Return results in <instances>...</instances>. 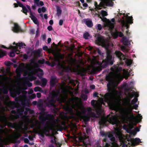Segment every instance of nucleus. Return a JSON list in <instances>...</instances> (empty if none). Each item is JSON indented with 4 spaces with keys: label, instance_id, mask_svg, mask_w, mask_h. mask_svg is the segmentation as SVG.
<instances>
[{
    "label": "nucleus",
    "instance_id": "nucleus-59",
    "mask_svg": "<svg viewBox=\"0 0 147 147\" xmlns=\"http://www.w3.org/2000/svg\"><path fill=\"white\" fill-rule=\"evenodd\" d=\"M115 55H121V53L119 51H115Z\"/></svg>",
    "mask_w": 147,
    "mask_h": 147
},
{
    "label": "nucleus",
    "instance_id": "nucleus-28",
    "mask_svg": "<svg viewBox=\"0 0 147 147\" xmlns=\"http://www.w3.org/2000/svg\"><path fill=\"white\" fill-rule=\"evenodd\" d=\"M133 127V126L132 125H131L130 126H129L128 127V129H127L126 131L127 133L129 134H134L135 133V132L133 131H132L131 129Z\"/></svg>",
    "mask_w": 147,
    "mask_h": 147
},
{
    "label": "nucleus",
    "instance_id": "nucleus-22",
    "mask_svg": "<svg viewBox=\"0 0 147 147\" xmlns=\"http://www.w3.org/2000/svg\"><path fill=\"white\" fill-rule=\"evenodd\" d=\"M30 17L31 18V19L36 24H38V22L37 19V18L35 17L33 15L31 11L30 12Z\"/></svg>",
    "mask_w": 147,
    "mask_h": 147
},
{
    "label": "nucleus",
    "instance_id": "nucleus-40",
    "mask_svg": "<svg viewBox=\"0 0 147 147\" xmlns=\"http://www.w3.org/2000/svg\"><path fill=\"white\" fill-rule=\"evenodd\" d=\"M84 38L87 39L90 38V35L88 32H86L84 34Z\"/></svg>",
    "mask_w": 147,
    "mask_h": 147
},
{
    "label": "nucleus",
    "instance_id": "nucleus-44",
    "mask_svg": "<svg viewBox=\"0 0 147 147\" xmlns=\"http://www.w3.org/2000/svg\"><path fill=\"white\" fill-rule=\"evenodd\" d=\"M100 13H101L102 16H106L107 15V12L103 10H102Z\"/></svg>",
    "mask_w": 147,
    "mask_h": 147
},
{
    "label": "nucleus",
    "instance_id": "nucleus-17",
    "mask_svg": "<svg viewBox=\"0 0 147 147\" xmlns=\"http://www.w3.org/2000/svg\"><path fill=\"white\" fill-rule=\"evenodd\" d=\"M34 1L35 5L32 6V8L33 9H36V6L39 7L44 5V3L42 1L40 0H34Z\"/></svg>",
    "mask_w": 147,
    "mask_h": 147
},
{
    "label": "nucleus",
    "instance_id": "nucleus-29",
    "mask_svg": "<svg viewBox=\"0 0 147 147\" xmlns=\"http://www.w3.org/2000/svg\"><path fill=\"white\" fill-rule=\"evenodd\" d=\"M27 8L28 9L25 7H23L22 10L23 12L26 14V13L28 12V10L30 11V7L29 6H27Z\"/></svg>",
    "mask_w": 147,
    "mask_h": 147
},
{
    "label": "nucleus",
    "instance_id": "nucleus-53",
    "mask_svg": "<svg viewBox=\"0 0 147 147\" xmlns=\"http://www.w3.org/2000/svg\"><path fill=\"white\" fill-rule=\"evenodd\" d=\"M45 60L44 59L42 60H39L38 61V63L39 64H42L45 63Z\"/></svg>",
    "mask_w": 147,
    "mask_h": 147
},
{
    "label": "nucleus",
    "instance_id": "nucleus-6",
    "mask_svg": "<svg viewBox=\"0 0 147 147\" xmlns=\"http://www.w3.org/2000/svg\"><path fill=\"white\" fill-rule=\"evenodd\" d=\"M138 105L136 104L133 107L132 106L130 103V99L127 103V105L123 108V112L122 114V117L125 119L135 120L136 119L137 117L134 116L133 113H132V115L129 116V114L130 112L132 111L133 109H137L138 107Z\"/></svg>",
    "mask_w": 147,
    "mask_h": 147
},
{
    "label": "nucleus",
    "instance_id": "nucleus-11",
    "mask_svg": "<svg viewBox=\"0 0 147 147\" xmlns=\"http://www.w3.org/2000/svg\"><path fill=\"white\" fill-rule=\"evenodd\" d=\"M71 102L74 104L75 102L76 105L78 106L79 108L84 112L86 111V109L82 105V104H80L79 103L80 102V98L78 97H75L71 99Z\"/></svg>",
    "mask_w": 147,
    "mask_h": 147
},
{
    "label": "nucleus",
    "instance_id": "nucleus-50",
    "mask_svg": "<svg viewBox=\"0 0 147 147\" xmlns=\"http://www.w3.org/2000/svg\"><path fill=\"white\" fill-rule=\"evenodd\" d=\"M138 100L137 98H134V99L131 100V103L132 104H134Z\"/></svg>",
    "mask_w": 147,
    "mask_h": 147
},
{
    "label": "nucleus",
    "instance_id": "nucleus-57",
    "mask_svg": "<svg viewBox=\"0 0 147 147\" xmlns=\"http://www.w3.org/2000/svg\"><path fill=\"white\" fill-rule=\"evenodd\" d=\"M21 136V135L19 133H17L16 134L15 137L17 139L19 138Z\"/></svg>",
    "mask_w": 147,
    "mask_h": 147
},
{
    "label": "nucleus",
    "instance_id": "nucleus-27",
    "mask_svg": "<svg viewBox=\"0 0 147 147\" xmlns=\"http://www.w3.org/2000/svg\"><path fill=\"white\" fill-rule=\"evenodd\" d=\"M82 119L84 122L86 123L90 120V117L88 115H85L82 116Z\"/></svg>",
    "mask_w": 147,
    "mask_h": 147
},
{
    "label": "nucleus",
    "instance_id": "nucleus-9",
    "mask_svg": "<svg viewBox=\"0 0 147 147\" xmlns=\"http://www.w3.org/2000/svg\"><path fill=\"white\" fill-rule=\"evenodd\" d=\"M13 44L15 45L16 46H13L10 45L9 48L6 47L3 45H2L1 47L8 49H11V51L10 52V55L13 54L15 55L16 54H18L20 53V52L19 50V49H21V48H24L25 46V44L22 42H19L16 44L15 42H13Z\"/></svg>",
    "mask_w": 147,
    "mask_h": 147
},
{
    "label": "nucleus",
    "instance_id": "nucleus-13",
    "mask_svg": "<svg viewBox=\"0 0 147 147\" xmlns=\"http://www.w3.org/2000/svg\"><path fill=\"white\" fill-rule=\"evenodd\" d=\"M101 135L102 136H104L105 138H107V137L109 138L110 140L112 142H114L115 140V138L112 132H102L101 133Z\"/></svg>",
    "mask_w": 147,
    "mask_h": 147
},
{
    "label": "nucleus",
    "instance_id": "nucleus-54",
    "mask_svg": "<svg viewBox=\"0 0 147 147\" xmlns=\"http://www.w3.org/2000/svg\"><path fill=\"white\" fill-rule=\"evenodd\" d=\"M44 113H39V119L40 118H42L45 117Z\"/></svg>",
    "mask_w": 147,
    "mask_h": 147
},
{
    "label": "nucleus",
    "instance_id": "nucleus-52",
    "mask_svg": "<svg viewBox=\"0 0 147 147\" xmlns=\"http://www.w3.org/2000/svg\"><path fill=\"white\" fill-rule=\"evenodd\" d=\"M96 102V100H93L91 101V104L92 106L94 107H96V104L95 103V102Z\"/></svg>",
    "mask_w": 147,
    "mask_h": 147
},
{
    "label": "nucleus",
    "instance_id": "nucleus-36",
    "mask_svg": "<svg viewBox=\"0 0 147 147\" xmlns=\"http://www.w3.org/2000/svg\"><path fill=\"white\" fill-rule=\"evenodd\" d=\"M27 111H28L30 114H33L34 113V111L33 110H32L28 108H26L25 109Z\"/></svg>",
    "mask_w": 147,
    "mask_h": 147
},
{
    "label": "nucleus",
    "instance_id": "nucleus-55",
    "mask_svg": "<svg viewBox=\"0 0 147 147\" xmlns=\"http://www.w3.org/2000/svg\"><path fill=\"white\" fill-rule=\"evenodd\" d=\"M121 49L124 51L127 52L128 50L125 46H122L121 47Z\"/></svg>",
    "mask_w": 147,
    "mask_h": 147
},
{
    "label": "nucleus",
    "instance_id": "nucleus-41",
    "mask_svg": "<svg viewBox=\"0 0 147 147\" xmlns=\"http://www.w3.org/2000/svg\"><path fill=\"white\" fill-rule=\"evenodd\" d=\"M61 10L59 7L57 8V15L58 16H60L61 13Z\"/></svg>",
    "mask_w": 147,
    "mask_h": 147
},
{
    "label": "nucleus",
    "instance_id": "nucleus-12",
    "mask_svg": "<svg viewBox=\"0 0 147 147\" xmlns=\"http://www.w3.org/2000/svg\"><path fill=\"white\" fill-rule=\"evenodd\" d=\"M4 118L5 119V124L4 125L5 126L6 125H7L9 127L14 129H16L18 127L19 128L21 129H23L22 125H20L18 126L17 124L15 123H12L10 122H8L7 121L6 119V117L4 116Z\"/></svg>",
    "mask_w": 147,
    "mask_h": 147
},
{
    "label": "nucleus",
    "instance_id": "nucleus-64",
    "mask_svg": "<svg viewBox=\"0 0 147 147\" xmlns=\"http://www.w3.org/2000/svg\"><path fill=\"white\" fill-rule=\"evenodd\" d=\"M63 23V21L62 20H60L59 21V24L60 26L62 25Z\"/></svg>",
    "mask_w": 147,
    "mask_h": 147
},
{
    "label": "nucleus",
    "instance_id": "nucleus-43",
    "mask_svg": "<svg viewBox=\"0 0 147 147\" xmlns=\"http://www.w3.org/2000/svg\"><path fill=\"white\" fill-rule=\"evenodd\" d=\"M53 138V139L51 140L50 142L52 144H57V141L55 140L56 139V137L55 136H54Z\"/></svg>",
    "mask_w": 147,
    "mask_h": 147
},
{
    "label": "nucleus",
    "instance_id": "nucleus-15",
    "mask_svg": "<svg viewBox=\"0 0 147 147\" xmlns=\"http://www.w3.org/2000/svg\"><path fill=\"white\" fill-rule=\"evenodd\" d=\"M86 49L90 51V52L92 53H94L95 54H96V52L98 53V54L100 55H103L104 54L102 53V51L100 50L99 49L97 48H94L93 47L88 46L86 47Z\"/></svg>",
    "mask_w": 147,
    "mask_h": 147
},
{
    "label": "nucleus",
    "instance_id": "nucleus-19",
    "mask_svg": "<svg viewBox=\"0 0 147 147\" xmlns=\"http://www.w3.org/2000/svg\"><path fill=\"white\" fill-rule=\"evenodd\" d=\"M50 129L51 128L50 127L44 126L43 127V130L42 131V133H41L40 134L41 136L42 137H44V136L43 134H46V132L49 133Z\"/></svg>",
    "mask_w": 147,
    "mask_h": 147
},
{
    "label": "nucleus",
    "instance_id": "nucleus-38",
    "mask_svg": "<svg viewBox=\"0 0 147 147\" xmlns=\"http://www.w3.org/2000/svg\"><path fill=\"white\" fill-rule=\"evenodd\" d=\"M27 78L30 81H32L33 80H35L36 79V78L33 76H31L29 77H27Z\"/></svg>",
    "mask_w": 147,
    "mask_h": 147
},
{
    "label": "nucleus",
    "instance_id": "nucleus-16",
    "mask_svg": "<svg viewBox=\"0 0 147 147\" xmlns=\"http://www.w3.org/2000/svg\"><path fill=\"white\" fill-rule=\"evenodd\" d=\"M57 82V80L55 76H51L50 80V89L54 87Z\"/></svg>",
    "mask_w": 147,
    "mask_h": 147
},
{
    "label": "nucleus",
    "instance_id": "nucleus-51",
    "mask_svg": "<svg viewBox=\"0 0 147 147\" xmlns=\"http://www.w3.org/2000/svg\"><path fill=\"white\" fill-rule=\"evenodd\" d=\"M42 51V49H40L36 50V53L37 55H39L40 54Z\"/></svg>",
    "mask_w": 147,
    "mask_h": 147
},
{
    "label": "nucleus",
    "instance_id": "nucleus-25",
    "mask_svg": "<svg viewBox=\"0 0 147 147\" xmlns=\"http://www.w3.org/2000/svg\"><path fill=\"white\" fill-rule=\"evenodd\" d=\"M64 127L59 124H57L55 126V129L56 131H62Z\"/></svg>",
    "mask_w": 147,
    "mask_h": 147
},
{
    "label": "nucleus",
    "instance_id": "nucleus-63",
    "mask_svg": "<svg viewBox=\"0 0 147 147\" xmlns=\"http://www.w3.org/2000/svg\"><path fill=\"white\" fill-rule=\"evenodd\" d=\"M36 96H37V97L38 98H40L41 97V93L40 92H38L37 93V94H36Z\"/></svg>",
    "mask_w": 147,
    "mask_h": 147
},
{
    "label": "nucleus",
    "instance_id": "nucleus-2",
    "mask_svg": "<svg viewBox=\"0 0 147 147\" xmlns=\"http://www.w3.org/2000/svg\"><path fill=\"white\" fill-rule=\"evenodd\" d=\"M54 56V61L51 63L50 65L52 67L55 65L60 69H65L66 67L65 64H68L73 65L77 63V60L72 57V56Z\"/></svg>",
    "mask_w": 147,
    "mask_h": 147
},
{
    "label": "nucleus",
    "instance_id": "nucleus-56",
    "mask_svg": "<svg viewBox=\"0 0 147 147\" xmlns=\"http://www.w3.org/2000/svg\"><path fill=\"white\" fill-rule=\"evenodd\" d=\"M102 27L101 25L99 24H98L96 28L99 30H100L102 29Z\"/></svg>",
    "mask_w": 147,
    "mask_h": 147
},
{
    "label": "nucleus",
    "instance_id": "nucleus-48",
    "mask_svg": "<svg viewBox=\"0 0 147 147\" xmlns=\"http://www.w3.org/2000/svg\"><path fill=\"white\" fill-rule=\"evenodd\" d=\"M106 122V120L105 119L102 118L101 119L100 121V123L101 125L104 124Z\"/></svg>",
    "mask_w": 147,
    "mask_h": 147
},
{
    "label": "nucleus",
    "instance_id": "nucleus-33",
    "mask_svg": "<svg viewBox=\"0 0 147 147\" xmlns=\"http://www.w3.org/2000/svg\"><path fill=\"white\" fill-rule=\"evenodd\" d=\"M89 117H94L95 118H97L98 117L96 116L95 113L93 112H90L89 113Z\"/></svg>",
    "mask_w": 147,
    "mask_h": 147
},
{
    "label": "nucleus",
    "instance_id": "nucleus-39",
    "mask_svg": "<svg viewBox=\"0 0 147 147\" xmlns=\"http://www.w3.org/2000/svg\"><path fill=\"white\" fill-rule=\"evenodd\" d=\"M34 90L35 92H40L41 91V88L38 86L34 88Z\"/></svg>",
    "mask_w": 147,
    "mask_h": 147
},
{
    "label": "nucleus",
    "instance_id": "nucleus-34",
    "mask_svg": "<svg viewBox=\"0 0 147 147\" xmlns=\"http://www.w3.org/2000/svg\"><path fill=\"white\" fill-rule=\"evenodd\" d=\"M78 74L81 76H84L85 74V71L84 69L79 70L78 71Z\"/></svg>",
    "mask_w": 147,
    "mask_h": 147
},
{
    "label": "nucleus",
    "instance_id": "nucleus-26",
    "mask_svg": "<svg viewBox=\"0 0 147 147\" xmlns=\"http://www.w3.org/2000/svg\"><path fill=\"white\" fill-rule=\"evenodd\" d=\"M110 122L112 123L116 124V117L115 115H113L109 119Z\"/></svg>",
    "mask_w": 147,
    "mask_h": 147
},
{
    "label": "nucleus",
    "instance_id": "nucleus-8",
    "mask_svg": "<svg viewBox=\"0 0 147 147\" xmlns=\"http://www.w3.org/2000/svg\"><path fill=\"white\" fill-rule=\"evenodd\" d=\"M117 16L119 18V21L121 22L123 27L125 26L128 28L129 24L133 23L132 21V17L128 16L127 14L126 15L123 13H119L117 14Z\"/></svg>",
    "mask_w": 147,
    "mask_h": 147
},
{
    "label": "nucleus",
    "instance_id": "nucleus-60",
    "mask_svg": "<svg viewBox=\"0 0 147 147\" xmlns=\"http://www.w3.org/2000/svg\"><path fill=\"white\" fill-rule=\"evenodd\" d=\"M24 142L25 143L28 144L29 141L28 138H25L24 139Z\"/></svg>",
    "mask_w": 147,
    "mask_h": 147
},
{
    "label": "nucleus",
    "instance_id": "nucleus-35",
    "mask_svg": "<svg viewBox=\"0 0 147 147\" xmlns=\"http://www.w3.org/2000/svg\"><path fill=\"white\" fill-rule=\"evenodd\" d=\"M132 61L130 59H127L125 62V63L128 66H130L132 63Z\"/></svg>",
    "mask_w": 147,
    "mask_h": 147
},
{
    "label": "nucleus",
    "instance_id": "nucleus-18",
    "mask_svg": "<svg viewBox=\"0 0 147 147\" xmlns=\"http://www.w3.org/2000/svg\"><path fill=\"white\" fill-rule=\"evenodd\" d=\"M12 30L13 32L16 33H17L22 31L20 26L17 24L16 23L14 24V26L12 28Z\"/></svg>",
    "mask_w": 147,
    "mask_h": 147
},
{
    "label": "nucleus",
    "instance_id": "nucleus-21",
    "mask_svg": "<svg viewBox=\"0 0 147 147\" xmlns=\"http://www.w3.org/2000/svg\"><path fill=\"white\" fill-rule=\"evenodd\" d=\"M141 142L140 139L138 138H136L133 140H131V145L133 146L138 145Z\"/></svg>",
    "mask_w": 147,
    "mask_h": 147
},
{
    "label": "nucleus",
    "instance_id": "nucleus-23",
    "mask_svg": "<svg viewBox=\"0 0 147 147\" xmlns=\"http://www.w3.org/2000/svg\"><path fill=\"white\" fill-rule=\"evenodd\" d=\"M84 22L88 27H91L93 26L92 21L89 19H85L83 20Z\"/></svg>",
    "mask_w": 147,
    "mask_h": 147
},
{
    "label": "nucleus",
    "instance_id": "nucleus-31",
    "mask_svg": "<svg viewBox=\"0 0 147 147\" xmlns=\"http://www.w3.org/2000/svg\"><path fill=\"white\" fill-rule=\"evenodd\" d=\"M9 136L10 135H9ZM10 137V136H9ZM11 139L10 137H7L4 141V143L5 145H7L10 143Z\"/></svg>",
    "mask_w": 147,
    "mask_h": 147
},
{
    "label": "nucleus",
    "instance_id": "nucleus-45",
    "mask_svg": "<svg viewBox=\"0 0 147 147\" xmlns=\"http://www.w3.org/2000/svg\"><path fill=\"white\" fill-rule=\"evenodd\" d=\"M7 54L6 52L2 49H0V55H5Z\"/></svg>",
    "mask_w": 147,
    "mask_h": 147
},
{
    "label": "nucleus",
    "instance_id": "nucleus-1",
    "mask_svg": "<svg viewBox=\"0 0 147 147\" xmlns=\"http://www.w3.org/2000/svg\"><path fill=\"white\" fill-rule=\"evenodd\" d=\"M112 72L106 76V80L108 82L107 85V90L109 92L105 94L104 96L105 101L107 103L111 109H114V106L113 104V98L114 90L113 88V78L118 77L120 75V72L122 68L118 64L115 65L111 68Z\"/></svg>",
    "mask_w": 147,
    "mask_h": 147
},
{
    "label": "nucleus",
    "instance_id": "nucleus-24",
    "mask_svg": "<svg viewBox=\"0 0 147 147\" xmlns=\"http://www.w3.org/2000/svg\"><path fill=\"white\" fill-rule=\"evenodd\" d=\"M41 84L40 85L42 87H44L46 86L47 83V80L45 78H42L41 80Z\"/></svg>",
    "mask_w": 147,
    "mask_h": 147
},
{
    "label": "nucleus",
    "instance_id": "nucleus-20",
    "mask_svg": "<svg viewBox=\"0 0 147 147\" xmlns=\"http://www.w3.org/2000/svg\"><path fill=\"white\" fill-rule=\"evenodd\" d=\"M121 41L125 46H127L130 44L129 40L124 36L122 38Z\"/></svg>",
    "mask_w": 147,
    "mask_h": 147
},
{
    "label": "nucleus",
    "instance_id": "nucleus-10",
    "mask_svg": "<svg viewBox=\"0 0 147 147\" xmlns=\"http://www.w3.org/2000/svg\"><path fill=\"white\" fill-rule=\"evenodd\" d=\"M113 60L112 56H107L106 59L102 61L101 67L105 68L109 65H113Z\"/></svg>",
    "mask_w": 147,
    "mask_h": 147
},
{
    "label": "nucleus",
    "instance_id": "nucleus-7",
    "mask_svg": "<svg viewBox=\"0 0 147 147\" xmlns=\"http://www.w3.org/2000/svg\"><path fill=\"white\" fill-rule=\"evenodd\" d=\"M96 43L97 45H100L105 48L107 55H110L111 54L110 47L113 46V45L110 39H105L103 37L99 36L96 40Z\"/></svg>",
    "mask_w": 147,
    "mask_h": 147
},
{
    "label": "nucleus",
    "instance_id": "nucleus-46",
    "mask_svg": "<svg viewBox=\"0 0 147 147\" xmlns=\"http://www.w3.org/2000/svg\"><path fill=\"white\" fill-rule=\"evenodd\" d=\"M37 71L38 72H40V74L42 76L44 74V73L43 72V71L40 68H38L37 69Z\"/></svg>",
    "mask_w": 147,
    "mask_h": 147
},
{
    "label": "nucleus",
    "instance_id": "nucleus-61",
    "mask_svg": "<svg viewBox=\"0 0 147 147\" xmlns=\"http://www.w3.org/2000/svg\"><path fill=\"white\" fill-rule=\"evenodd\" d=\"M50 123V122L49 121H46V123L45 124V126H49L50 127L49 124Z\"/></svg>",
    "mask_w": 147,
    "mask_h": 147
},
{
    "label": "nucleus",
    "instance_id": "nucleus-30",
    "mask_svg": "<svg viewBox=\"0 0 147 147\" xmlns=\"http://www.w3.org/2000/svg\"><path fill=\"white\" fill-rule=\"evenodd\" d=\"M12 93L15 96L19 95L21 93V91L19 89L15 90L13 91Z\"/></svg>",
    "mask_w": 147,
    "mask_h": 147
},
{
    "label": "nucleus",
    "instance_id": "nucleus-5",
    "mask_svg": "<svg viewBox=\"0 0 147 147\" xmlns=\"http://www.w3.org/2000/svg\"><path fill=\"white\" fill-rule=\"evenodd\" d=\"M55 89L49 92V98H47L45 102L47 106L49 108L51 107H55V104L56 101H59L60 100L59 96L60 95V90L58 89L56 90V88Z\"/></svg>",
    "mask_w": 147,
    "mask_h": 147
},
{
    "label": "nucleus",
    "instance_id": "nucleus-47",
    "mask_svg": "<svg viewBox=\"0 0 147 147\" xmlns=\"http://www.w3.org/2000/svg\"><path fill=\"white\" fill-rule=\"evenodd\" d=\"M5 63L6 65L7 66H9L13 64L10 61H5Z\"/></svg>",
    "mask_w": 147,
    "mask_h": 147
},
{
    "label": "nucleus",
    "instance_id": "nucleus-14",
    "mask_svg": "<svg viewBox=\"0 0 147 147\" xmlns=\"http://www.w3.org/2000/svg\"><path fill=\"white\" fill-rule=\"evenodd\" d=\"M0 86L3 88H0V95L2 94H7L8 92V87L5 85L2 82L0 81Z\"/></svg>",
    "mask_w": 147,
    "mask_h": 147
},
{
    "label": "nucleus",
    "instance_id": "nucleus-32",
    "mask_svg": "<svg viewBox=\"0 0 147 147\" xmlns=\"http://www.w3.org/2000/svg\"><path fill=\"white\" fill-rule=\"evenodd\" d=\"M38 107L39 109L41 111L42 113H44L45 111V109L43 108V105L42 104H40L38 105Z\"/></svg>",
    "mask_w": 147,
    "mask_h": 147
},
{
    "label": "nucleus",
    "instance_id": "nucleus-4",
    "mask_svg": "<svg viewBox=\"0 0 147 147\" xmlns=\"http://www.w3.org/2000/svg\"><path fill=\"white\" fill-rule=\"evenodd\" d=\"M98 17L104 22V26L105 29L109 31L111 36L113 38H117L118 36L120 37H122L123 36V34L122 32H118L114 29L115 21L114 18H112L111 21L106 18H102L100 16L99 14H98Z\"/></svg>",
    "mask_w": 147,
    "mask_h": 147
},
{
    "label": "nucleus",
    "instance_id": "nucleus-58",
    "mask_svg": "<svg viewBox=\"0 0 147 147\" xmlns=\"http://www.w3.org/2000/svg\"><path fill=\"white\" fill-rule=\"evenodd\" d=\"M134 97V95L132 94H131L130 95V98H129L127 100H126V102L125 103V105H127V103L128 101L130 99V100L132 98Z\"/></svg>",
    "mask_w": 147,
    "mask_h": 147
},
{
    "label": "nucleus",
    "instance_id": "nucleus-62",
    "mask_svg": "<svg viewBox=\"0 0 147 147\" xmlns=\"http://www.w3.org/2000/svg\"><path fill=\"white\" fill-rule=\"evenodd\" d=\"M46 38V35L45 34H42L41 36V38L43 40L45 39Z\"/></svg>",
    "mask_w": 147,
    "mask_h": 147
},
{
    "label": "nucleus",
    "instance_id": "nucleus-37",
    "mask_svg": "<svg viewBox=\"0 0 147 147\" xmlns=\"http://www.w3.org/2000/svg\"><path fill=\"white\" fill-rule=\"evenodd\" d=\"M46 11V9L44 7H42V8H39L38 9V12L40 13L42 11L43 12H45Z\"/></svg>",
    "mask_w": 147,
    "mask_h": 147
},
{
    "label": "nucleus",
    "instance_id": "nucleus-42",
    "mask_svg": "<svg viewBox=\"0 0 147 147\" xmlns=\"http://www.w3.org/2000/svg\"><path fill=\"white\" fill-rule=\"evenodd\" d=\"M47 119V117H45L42 118H40L39 119V120H40L41 122L42 123H43L45 122H46V121Z\"/></svg>",
    "mask_w": 147,
    "mask_h": 147
},
{
    "label": "nucleus",
    "instance_id": "nucleus-3",
    "mask_svg": "<svg viewBox=\"0 0 147 147\" xmlns=\"http://www.w3.org/2000/svg\"><path fill=\"white\" fill-rule=\"evenodd\" d=\"M75 47L74 45L70 47L66 46H63L60 42L57 45L55 44V48H48L47 46H44L42 48L44 50L47 51L49 53H51L53 55H65V54L69 52H73Z\"/></svg>",
    "mask_w": 147,
    "mask_h": 147
},
{
    "label": "nucleus",
    "instance_id": "nucleus-49",
    "mask_svg": "<svg viewBox=\"0 0 147 147\" xmlns=\"http://www.w3.org/2000/svg\"><path fill=\"white\" fill-rule=\"evenodd\" d=\"M81 97L84 100H86L88 98L87 96L84 94H82Z\"/></svg>",
    "mask_w": 147,
    "mask_h": 147
}]
</instances>
